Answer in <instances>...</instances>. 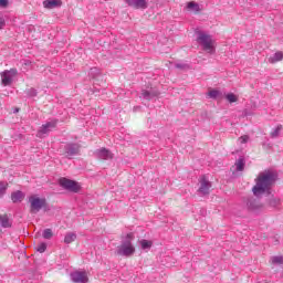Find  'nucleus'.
I'll return each instance as SVG.
<instances>
[{
    "instance_id": "31",
    "label": "nucleus",
    "mask_w": 283,
    "mask_h": 283,
    "mask_svg": "<svg viewBox=\"0 0 283 283\" xmlns=\"http://www.w3.org/2000/svg\"><path fill=\"white\" fill-rule=\"evenodd\" d=\"M25 94L30 97V98H34V96H36V94H38V92H36V90L35 88H28L27 91H25Z\"/></svg>"
},
{
    "instance_id": "14",
    "label": "nucleus",
    "mask_w": 283,
    "mask_h": 283,
    "mask_svg": "<svg viewBox=\"0 0 283 283\" xmlns=\"http://www.w3.org/2000/svg\"><path fill=\"white\" fill-rule=\"evenodd\" d=\"M127 6L135 8V10L147 9V0H125Z\"/></svg>"
},
{
    "instance_id": "9",
    "label": "nucleus",
    "mask_w": 283,
    "mask_h": 283,
    "mask_svg": "<svg viewBox=\"0 0 283 283\" xmlns=\"http://www.w3.org/2000/svg\"><path fill=\"white\" fill-rule=\"evenodd\" d=\"M94 156H96L98 160H112L114 158V154L107 148H99L95 150Z\"/></svg>"
},
{
    "instance_id": "27",
    "label": "nucleus",
    "mask_w": 283,
    "mask_h": 283,
    "mask_svg": "<svg viewBox=\"0 0 283 283\" xmlns=\"http://www.w3.org/2000/svg\"><path fill=\"white\" fill-rule=\"evenodd\" d=\"M226 98L228 102L230 103H238V95L233 94V93H228L226 95Z\"/></svg>"
},
{
    "instance_id": "1",
    "label": "nucleus",
    "mask_w": 283,
    "mask_h": 283,
    "mask_svg": "<svg viewBox=\"0 0 283 283\" xmlns=\"http://www.w3.org/2000/svg\"><path fill=\"white\" fill-rule=\"evenodd\" d=\"M275 180H277V172L272 170L260 172L252 188V193L256 196V198H260L263 193L271 195V187L275 185Z\"/></svg>"
},
{
    "instance_id": "29",
    "label": "nucleus",
    "mask_w": 283,
    "mask_h": 283,
    "mask_svg": "<svg viewBox=\"0 0 283 283\" xmlns=\"http://www.w3.org/2000/svg\"><path fill=\"white\" fill-rule=\"evenodd\" d=\"M269 205H270V207H280V199L275 198V197H272L269 200Z\"/></svg>"
},
{
    "instance_id": "36",
    "label": "nucleus",
    "mask_w": 283,
    "mask_h": 283,
    "mask_svg": "<svg viewBox=\"0 0 283 283\" xmlns=\"http://www.w3.org/2000/svg\"><path fill=\"white\" fill-rule=\"evenodd\" d=\"M4 25H6V20H3V18H0V30H3Z\"/></svg>"
},
{
    "instance_id": "16",
    "label": "nucleus",
    "mask_w": 283,
    "mask_h": 283,
    "mask_svg": "<svg viewBox=\"0 0 283 283\" xmlns=\"http://www.w3.org/2000/svg\"><path fill=\"white\" fill-rule=\"evenodd\" d=\"M63 6V2L61 0H44L43 7L46 10H54V8H61Z\"/></svg>"
},
{
    "instance_id": "20",
    "label": "nucleus",
    "mask_w": 283,
    "mask_h": 283,
    "mask_svg": "<svg viewBox=\"0 0 283 283\" xmlns=\"http://www.w3.org/2000/svg\"><path fill=\"white\" fill-rule=\"evenodd\" d=\"M75 240H76V233H74V232H69L64 237L65 244H72V242H74Z\"/></svg>"
},
{
    "instance_id": "24",
    "label": "nucleus",
    "mask_w": 283,
    "mask_h": 283,
    "mask_svg": "<svg viewBox=\"0 0 283 283\" xmlns=\"http://www.w3.org/2000/svg\"><path fill=\"white\" fill-rule=\"evenodd\" d=\"M208 96L209 98H220V96H222V92L218 90H211L210 92H208Z\"/></svg>"
},
{
    "instance_id": "33",
    "label": "nucleus",
    "mask_w": 283,
    "mask_h": 283,
    "mask_svg": "<svg viewBox=\"0 0 283 283\" xmlns=\"http://www.w3.org/2000/svg\"><path fill=\"white\" fill-rule=\"evenodd\" d=\"M175 67H177V70H189V65L185 63H177Z\"/></svg>"
},
{
    "instance_id": "3",
    "label": "nucleus",
    "mask_w": 283,
    "mask_h": 283,
    "mask_svg": "<svg viewBox=\"0 0 283 283\" xmlns=\"http://www.w3.org/2000/svg\"><path fill=\"white\" fill-rule=\"evenodd\" d=\"M134 240V233H128L126 239L122 241V244L117 248V255H124L125 258H129V255H134L136 249L132 245V241Z\"/></svg>"
},
{
    "instance_id": "30",
    "label": "nucleus",
    "mask_w": 283,
    "mask_h": 283,
    "mask_svg": "<svg viewBox=\"0 0 283 283\" xmlns=\"http://www.w3.org/2000/svg\"><path fill=\"white\" fill-rule=\"evenodd\" d=\"M151 241H147V240H145V239H143L142 241H140V247H142V249H151Z\"/></svg>"
},
{
    "instance_id": "4",
    "label": "nucleus",
    "mask_w": 283,
    "mask_h": 283,
    "mask_svg": "<svg viewBox=\"0 0 283 283\" xmlns=\"http://www.w3.org/2000/svg\"><path fill=\"white\" fill-rule=\"evenodd\" d=\"M30 202V213H39L48 205V201L44 198H39L35 196H32L29 198Z\"/></svg>"
},
{
    "instance_id": "17",
    "label": "nucleus",
    "mask_w": 283,
    "mask_h": 283,
    "mask_svg": "<svg viewBox=\"0 0 283 283\" xmlns=\"http://www.w3.org/2000/svg\"><path fill=\"white\" fill-rule=\"evenodd\" d=\"M0 227H2V229L12 228V220H10L8 214H0Z\"/></svg>"
},
{
    "instance_id": "12",
    "label": "nucleus",
    "mask_w": 283,
    "mask_h": 283,
    "mask_svg": "<svg viewBox=\"0 0 283 283\" xmlns=\"http://www.w3.org/2000/svg\"><path fill=\"white\" fill-rule=\"evenodd\" d=\"M158 96H160V92H158L156 88L142 90V98L145 101H151Z\"/></svg>"
},
{
    "instance_id": "2",
    "label": "nucleus",
    "mask_w": 283,
    "mask_h": 283,
    "mask_svg": "<svg viewBox=\"0 0 283 283\" xmlns=\"http://www.w3.org/2000/svg\"><path fill=\"white\" fill-rule=\"evenodd\" d=\"M197 36V43L202 46V50L205 52H208V54H213L216 52V46L213 45V39L211 35L199 31Z\"/></svg>"
},
{
    "instance_id": "13",
    "label": "nucleus",
    "mask_w": 283,
    "mask_h": 283,
    "mask_svg": "<svg viewBox=\"0 0 283 283\" xmlns=\"http://www.w3.org/2000/svg\"><path fill=\"white\" fill-rule=\"evenodd\" d=\"M71 280L74 283H86L87 282V273L86 272H81L76 271L71 273Z\"/></svg>"
},
{
    "instance_id": "10",
    "label": "nucleus",
    "mask_w": 283,
    "mask_h": 283,
    "mask_svg": "<svg viewBox=\"0 0 283 283\" xmlns=\"http://www.w3.org/2000/svg\"><path fill=\"white\" fill-rule=\"evenodd\" d=\"M200 187L198 189L199 193L202 196H209L211 189V181L207 180V177L202 176L199 180Z\"/></svg>"
},
{
    "instance_id": "18",
    "label": "nucleus",
    "mask_w": 283,
    "mask_h": 283,
    "mask_svg": "<svg viewBox=\"0 0 283 283\" xmlns=\"http://www.w3.org/2000/svg\"><path fill=\"white\" fill-rule=\"evenodd\" d=\"M186 9L189 12H200V4H198V2L190 1V2L187 3Z\"/></svg>"
},
{
    "instance_id": "11",
    "label": "nucleus",
    "mask_w": 283,
    "mask_h": 283,
    "mask_svg": "<svg viewBox=\"0 0 283 283\" xmlns=\"http://www.w3.org/2000/svg\"><path fill=\"white\" fill-rule=\"evenodd\" d=\"M54 127H56V120H52L42 125V127L38 132V138H42L44 134H50V132L53 130Z\"/></svg>"
},
{
    "instance_id": "15",
    "label": "nucleus",
    "mask_w": 283,
    "mask_h": 283,
    "mask_svg": "<svg viewBox=\"0 0 283 283\" xmlns=\"http://www.w3.org/2000/svg\"><path fill=\"white\" fill-rule=\"evenodd\" d=\"M88 76L93 78V84L98 85L101 81H103V75L101 74V70L98 67H93L88 72Z\"/></svg>"
},
{
    "instance_id": "34",
    "label": "nucleus",
    "mask_w": 283,
    "mask_h": 283,
    "mask_svg": "<svg viewBox=\"0 0 283 283\" xmlns=\"http://www.w3.org/2000/svg\"><path fill=\"white\" fill-rule=\"evenodd\" d=\"M239 142L241 143V145L249 143V135H243L239 137Z\"/></svg>"
},
{
    "instance_id": "37",
    "label": "nucleus",
    "mask_w": 283,
    "mask_h": 283,
    "mask_svg": "<svg viewBox=\"0 0 283 283\" xmlns=\"http://www.w3.org/2000/svg\"><path fill=\"white\" fill-rule=\"evenodd\" d=\"M19 112H20V108H19V107H15V108L13 109V114H19Z\"/></svg>"
},
{
    "instance_id": "19",
    "label": "nucleus",
    "mask_w": 283,
    "mask_h": 283,
    "mask_svg": "<svg viewBox=\"0 0 283 283\" xmlns=\"http://www.w3.org/2000/svg\"><path fill=\"white\" fill-rule=\"evenodd\" d=\"M11 200L12 202H21L23 200V192L19 190L15 192H12Z\"/></svg>"
},
{
    "instance_id": "28",
    "label": "nucleus",
    "mask_w": 283,
    "mask_h": 283,
    "mask_svg": "<svg viewBox=\"0 0 283 283\" xmlns=\"http://www.w3.org/2000/svg\"><path fill=\"white\" fill-rule=\"evenodd\" d=\"M271 263L272 264H283V255L272 256Z\"/></svg>"
},
{
    "instance_id": "25",
    "label": "nucleus",
    "mask_w": 283,
    "mask_h": 283,
    "mask_svg": "<svg viewBox=\"0 0 283 283\" xmlns=\"http://www.w3.org/2000/svg\"><path fill=\"white\" fill-rule=\"evenodd\" d=\"M282 125H277L275 129H273L271 133H270V136L271 138H277L280 136V132H282Z\"/></svg>"
},
{
    "instance_id": "8",
    "label": "nucleus",
    "mask_w": 283,
    "mask_h": 283,
    "mask_svg": "<svg viewBox=\"0 0 283 283\" xmlns=\"http://www.w3.org/2000/svg\"><path fill=\"white\" fill-rule=\"evenodd\" d=\"M78 151H81V145L70 143L64 146V154L66 158H72V156H77Z\"/></svg>"
},
{
    "instance_id": "21",
    "label": "nucleus",
    "mask_w": 283,
    "mask_h": 283,
    "mask_svg": "<svg viewBox=\"0 0 283 283\" xmlns=\"http://www.w3.org/2000/svg\"><path fill=\"white\" fill-rule=\"evenodd\" d=\"M234 165L237 167V171H244L247 163L244 161L243 157H241L235 161Z\"/></svg>"
},
{
    "instance_id": "32",
    "label": "nucleus",
    "mask_w": 283,
    "mask_h": 283,
    "mask_svg": "<svg viewBox=\"0 0 283 283\" xmlns=\"http://www.w3.org/2000/svg\"><path fill=\"white\" fill-rule=\"evenodd\" d=\"M48 249V244L46 243H40L36 247V251H39V253H45V250Z\"/></svg>"
},
{
    "instance_id": "26",
    "label": "nucleus",
    "mask_w": 283,
    "mask_h": 283,
    "mask_svg": "<svg viewBox=\"0 0 283 283\" xmlns=\"http://www.w3.org/2000/svg\"><path fill=\"white\" fill-rule=\"evenodd\" d=\"M6 191H8V182L0 181V198L6 196Z\"/></svg>"
},
{
    "instance_id": "6",
    "label": "nucleus",
    "mask_w": 283,
    "mask_h": 283,
    "mask_svg": "<svg viewBox=\"0 0 283 283\" xmlns=\"http://www.w3.org/2000/svg\"><path fill=\"white\" fill-rule=\"evenodd\" d=\"M17 74H18L17 69L3 71L1 73L2 85L4 86L12 85V80L14 78V76H17Z\"/></svg>"
},
{
    "instance_id": "22",
    "label": "nucleus",
    "mask_w": 283,
    "mask_h": 283,
    "mask_svg": "<svg viewBox=\"0 0 283 283\" xmlns=\"http://www.w3.org/2000/svg\"><path fill=\"white\" fill-rule=\"evenodd\" d=\"M282 60H283V53L279 51L272 57L269 59V63H277V61H282Z\"/></svg>"
},
{
    "instance_id": "7",
    "label": "nucleus",
    "mask_w": 283,
    "mask_h": 283,
    "mask_svg": "<svg viewBox=\"0 0 283 283\" xmlns=\"http://www.w3.org/2000/svg\"><path fill=\"white\" fill-rule=\"evenodd\" d=\"M244 203L249 211H260V209L264 207V205L260 203V201L253 197L245 198Z\"/></svg>"
},
{
    "instance_id": "5",
    "label": "nucleus",
    "mask_w": 283,
    "mask_h": 283,
    "mask_svg": "<svg viewBox=\"0 0 283 283\" xmlns=\"http://www.w3.org/2000/svg\"><path fill=\"white\" fill-rule=\"evenodd\" d=\"M59 182H60V186L63 187V189H66L67 191H72L73 193H78V191H81V186L78 185V182L72 179H67L63 177V178H60Z\"/></svg>"
},
{
    "instance_id": "35",
    "label": "nucleus",
    "mask_w": 283,
    "mask_h": 283,
    "mask_svg": "<svg viewBox=\"0 0 283 283\" xmlns=\"http://www.w3.org/2000/svg\"><path fill=\"white\" fill-rule=\"evenodd\" d=\"M8 3V0H0V8H6Z\"/></svg>"
},
{
    "instance_id": "23",
    "label": "nucleus",
    "mask_w": 283,
    "mask_h": 283,
    "mask_svg": "<svg viewBox=\"0 0 283 283\" xmlns=\"http://www.w3.org/2000/svg\"><path fill=\"white\" fill-rule=\"evenodd\" d=\"M42 237L44 240H52V238H54V232H52V229H45L42 232Z\"/></svg>"
}]
</instances>
